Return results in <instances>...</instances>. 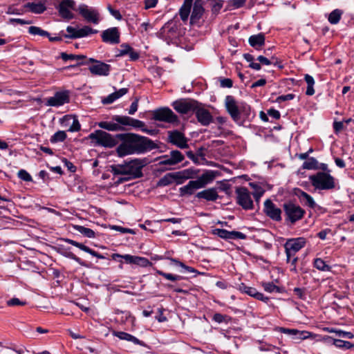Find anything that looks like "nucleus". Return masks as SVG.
<instances>
[{"label": "nucleus", "instance_id": "obj_1", "mask_svg": "<svg viewBox=\"0 0 354 354\" xmlns=\"http://www.w3.org/2000/svg\"><path fill=\"white\" fill-rule=\"evenodd\" d=\"M116 138L122 141L116 149L120 157L133 153H142L158 148L157 145L149 138L136 133H120L116 135Z\"/></svg>", "mask_w": 354, "mask_h": 354}, {"label": "nucleus", "instance_id": "obj_2", "mask_svg": "<svg viewBox=\"0 0 354 354\" xmlns=\"http://www.w3.org/2000/svg\"><path fill=\"white\" fill-rule=\"evenodd\" d=\"M145 158H135L129 161H125L123 164L113 165L111 166V171L113 175H127V178H120L118 183H122L129 179H135L142 176V169L147 165Z\"/></svg>", "mask_w": 354, "mask_h": 354}, {"label": "nucleus", "instance_id": "obj_3", "mask_svg": "<svg viewBox=\"0 0 354 354\" xmlns=\"http://www.w3.org/2000/svg\"><path fill=\"white\" fill-rule=\"evenodd\" d=\"M225 104L232 119L238 124H241L250 114V106L245 102L238 104L232 95L226 96Z\"/></svg>", "mask_w": 354, "mask_h": 354}, {"label": "nucleus", "instance_id": "obj_4", "mask_svg": "<svg viewBox=\"0 0 354 354\" xmlns=\"http://www.w3.org/2000/svg\"><path fill=\"white\" fill-rule=\"evenodd\" d=\"M309 180L315 189L330 190L335 187V178L327 172L319 171L310 176Z\"/></svg>", "mask_w": 354, "mask_h": 354}, {"label": "nucleus", "instance_id": "obj_5", "mask_svg": "<svg viewBox=\"0 0 354 354\" xmlns=\"http://www.w3.org/2000/svg\"><path fill=\"white\" fill-rule=\"evenodd\" d=\"M283 209L286 221L291 224L302 219L306 214V211L303 208L292 201L284 203Z\"/></svg>", "mask_w": 354, "mask_h": 354}, {"label": "nucleus", "instance_id": "obj_6", "mask_svg": "<svg viewBox=\"0 0 354 354\" xmlns=\"http://www.w3.org/2000/svg\"><path fill=\"white\" fill-rule=\"evenodd\" d=\"M111 258L113 260L118 261L120 263L119 265V268L122 269L123 266V261L122 259L124 261V262L127 264L131 265H137L140 266L141 267H147L152 265V263L145 257H138V256H133L131 254H120L118 253H113L111 254Z\"/></svg>", "mask_w": 354, "mask_h": 354}, {"label": "nucleus", "instance_id": "obj_7", "mask_svg": "<svg viewBox=\"0 0 354 354\" xmlns=\"http://www.w3.org/2000/svg\"><path fill=\"white\" fill-rule=\"evenodd\" d=\"M89 138L93 140L97 145L104 147L111 148L118 144L116 138L111 134L102 130H96L89 135Z\"/></svg>", "mask_w": 354, "mask_h": 354}, {"label": "nucleus", "instance_id": "obj_8", "mask_svg": "<svg viewBox=\"0 0 354 354\" xmlns=\"http://www.w3.org/2000/svg\"><path fill=\"white\" fill-rule=\"evenodd\" d=\"M236 203L245 210L254 209V203L251 198V194L245 187H238L236 188Z\"/></svg>", "mask_w": 354, "mask_h": 354}, {"label": "nucleus", "instance_id": "obj_9", "mask_svg": "<svg viewBox=\"0 0 354 354\" xmlns=\"http://www.w3.org/2000/svg\"><path fill=\"white\" fill-rule=\"evenodd\" d=\"M198 105H201L198 101L193 99H180L173 102L174 109L181 114L194 113Z\"/></svg>", "mask_w": 354, "mask_h": 354}, {"label": "nucleus", "instance_id": "obj_10", "mask_svg": "<svg viewBox=\"0 0 354 354\" xmlns=\"http://www.w3.org/2000/svg\"><path fill=\"white\" fill-rule=\"evenodd\" d=\"M77 10L84 19L88 23L97 24L100 21V12L97 8L89 7L86 4H81Z\"/></svg>", "mask_w": 354, "mask_h": 354}, {"label": "nucleus", "instance_id": "obj_11", "mask_svg": "<svg viewBox=\"0 0 354 354\" xmlns=\"http://www.w3.org/2000/svg\"><path fill=\"white\" fill-rule=\"evenodd\" d=\"M112 120L123 127L124 126H129L136 129L140 128L143 132H147L148 133H151L152 132V131H149L144 128L145 126V122L129 116L113 115Z\"/></svg>", "mask_w": 354, "mask_h": 354}, {"label": "nucleus", "instance_id": "obj_12", "mask_svg": "<svg viewBox=\"0 0 354 354\" xmlns=\"http://www.w3.org/2000/svg\"><path fill=\"white\" fill-rule=\"evenodd\" d=\"M152 118L157 121L174 123L178 121V116L169 108L156 109L152 113Z\"/></svg>", "mask_w": 354, "mask_h": 354}, {"label": "nucleus", "instance_id": "obj_13", "mask_svg": "<svg viewBox=\"0 0 354 354\" xmlns=\"http://www.w3.org/2000/svg\"><path fill=\"white\" fill-rule=\"evenodd\" d=\"M167 141L180 149H187L189 147L187 138L183 133L178 130L168 131Z\"/></svg>", "mask_w": 354, "mask_h": 354}, {"label": "nucleus", "instance_id": "obj_14", "mask_svg": "<svg viewBox=\"0 0 354 354\" xmlns=\"http://www.w3.org/2000/svg\"><path fill=\"white\" fill-rule=\"evenodd\" d=\"M263 212L272 221H281L282 219L281 209L277 207V205L270 199H267L265 201Z\"/></svg>", "mask_w": 354, "mask_h": 354}, {"label": "nucleus", "instance_id": "obj_15", "mask_svg": "<svg viewBox=\"0 0 354 354\" xmlns=\"http://www.w3.org/2000/svg\"><path fill=\"white\" fill-rule=\"evenodd\" d=\"M75 3L73 0H63L57 7L59 15L65 19H72L74 15L71 12V10L75 9Z\"/></svg>", "mask_w": 354, "mask_h": 354}, {"label": "nucleus", "instance_id": "obj_16", "mask_svg": "<svg viewBox=\"0 0 354 354\" xmlns=\"http://www.w3.org/2000/svg\"><path fill=\"white\" fill-rule=\"evenodd\" d=\"M205 9L203 8V0H196L193 4V10L190 17V24L192 25L200 26Z\"/></svg>", "mask_w": 354, "mask_h": 354}, {"label": "nucleus", "instance_id": "obj_17", "mask_svg": "<svg viewBox=\"0 0 354 354\" xmlns=\"http://www.w3.org/2000/svg\"><path fill=\"white\" fill-rule=\"evenodd\" d=\"M70 100L69 93L67 91L56 92L53 97L47 100L46 104L50 106H60L68 103Z\"/></svg>", "mask_w": 354, "mask_h": 354}, {"label": "nucleus", "instance_id": "obj_18", "mask_svg": "<svg viewBox=\"0 0 354 354\" xmlns=\"http://www.w3.org/2000/svg\"><path fill=\"white\" fill-rule=\"evenodd\" d=\"M102 40L104 43L118 44L120 43V33L117 27H113L104 30L101 35Z\"/></svg>", "mask_w": 354, "mask_h": 354}, {"label": "nucleus", "instance_id": "obj_19", "mask_svg": "<svg viewBox=\"0 0 354 354\" xmlns=\"http://www.w3.org/2000/svg\"><path fill=\"white\" fill-rule=\"evenodd\" d=\"M194 113L198 122L203 126H208L213 120L211 113L207 109L201 107V105L197 106Z\"/></svg>", "mask_w": 354, "mask_h": 354}, {"label": "nucleus", "instance_id": "obj_20", "mask_svg": "<svg viewBox=\"0 0 354 354\" xmlns=\"http://www.w3.org/2000/svg\"><path fill=\"white\" fill-rule=\"evenodd\" d=\"M111 66L101 61L92 64L88 69L91 74L99 76H108L111 71Z\"/></svg>", "mask_w": 354, "mask_h": 354}, {"label": "nucleus", "instance_id": "obj_21", "mask_svg": "<svg viewBox=\"0 0 354 354\" xmlns=\"http://www.w3.org/2000/svg\"><path fill=\"white\" fill-rule=\"evenodd\" d=\"M239 290L243 293H245L258 300L267 302L268 297H265L262 293L259 292L256 288L248 286L245 283H242L239 286Z\"/></svg>", "mask_w": 354, "mask_h": 354}, {"label": "nucleus", "instance_id": "obj_22", "mask_svg": "<svg viewBox=\"0 0 354 354\" xmlns=\"http://www.w3.org/2000/svg\"><path fill=\"white\" fill-rule=\"evenodd\" d=\"M195 197L198 199H204L206 201L214 202L219 198V196L218 194L217 188L212 187L198 192L195 195Z\"/></svg>", "mask_w": 354, "mask_h": 354}, {"label": "nucleus", "instance_id": "obj_23", "mask_svg": "<svg viewBox=\"0 0 354 354\" xmlns=\"http://www.w3.org/2000/svg\"><path fill=\"white\" fill-rule=\"evenodd\" d=\"M295 194L298 197L300 202L304 205L308 206L311 209H314L316 207V203L315 202L313 198L303 190L299 188L295 189Z\"/></svg>", "mask_w": 354, "mask_h": 354}, {"label": "nucleus", "instance_id": "obj_24", "mask_svg": "<svg viewBox=\"0 0 354 354\" xmlns=\"http://www.w3.org/2000/svg\"><path fill=\"white\" fill-rule=\"evenodd\" d=\"M306 244V240L304 237L289 239L286 241L284 244V248H288L292 251L295 250L299 252L301 248L305 247Z\"/></svg>", "mask_w": 354, "mask_h": 354}, {"label": "nucleus", "instance_id": "obj_25", "mask_svg": "<svg viewBox=\"0 0 354 354\" xmlns=\"http://www.w3.org/2000/svg\"><path fill=\"white\" fill-rule=\"evenodd\" d=\"M64 241L69 244H71L73 246H75L78 248H80V250L87 252V253H89L90 254H91L92 256L93 257H95L98 259H105V257L103 256L102 254L97 252L96 251L91 249L90 248H88V246L84 245L83 243H79L76 241H74V240H72V239H64Z\"/></svg>", "mask_w": 354, "mask_h": 354}, {"label": "nucleus", "instance_id": "obj_26", "mask_svg": "<svg viewBox=\"0 0 354 354\" xmlns=\"http://www.w3.org/2000/svg\"><path fill=\"white\" fill-rule=\"evenodd\" d=\"M215 171L212 170H207L204 172L200 177H198L196 181L198 183L200 188L205 187L207 185L212 183L215 178Z\"/></svg>", "mask_w": 354, "mask_h": 354}, {"label": "nucleus", "instance_id": "obj_27", "mask_svg": "<svg viewBox=\"0 0 354 354\" xmlns=\"http://www.w3.org/2000/svg\"><path fill=\"white\" fill-rule=\"evenodd\" d=\"M201 189L195 180H190L187 185L179 188L180 196H191L195 193L197 189Z\"/></svg>", "mask_w": 354, "mask_h": 354}, {"label": "nucleus", "instance_id": "obj_28", "mask_svg": "<svg viewBox=\"0 0 354 354\" xmlns=\"http://www.w3.org/2000/svg\"><path fill=\"white\" fill-rule=\"evenodd\" d=\"M325 339L327 341L328 343L332 344L335 346L339 348H343V349H353L354 348V344L342 340L338 339H334L330 336H327L325 337Z\"/></svg>", "mask_w": 354, "mask_h": 354}, {"label": "nucleus", "instance_id": "obj_29", "mask_svg": "<svg viewBox=\"0 0 354 354\" xmlns=\"http://www.w3.org/2000/svg\"><path fill=\"white\" fill-rule=\"evenodd\" d=\"M265 35L263 33L252 35L249 37L248 42L251 46L259 50L265 44Z\"/></svg>", "mask_w": 354, "mask_h": 354}, {"label": "nucleus", "instance_id": "obj_30", "mask_svg": "<svg viewBox=\"0 0 354 354\" xmlns=\"http://www.w3.org/2000/svg\"><path fill=\"white\" fill-rule=\"evenodd\" d=\"M193 5V0H185L182 7L180 9L179 15L180 19L185 21L188 19Z\"/></svg>", "mask_w": 354, "mask_h": 354}, {"label": "nucleus", "instance_id": "obj_31", "mask_svg": "<svg viewBox=\"0 0 354 354\" xmlns=\"http://www.w3.org/2000/svg\"><path fill=\"white\" fill-rule=\"evenodd\" d=\"M97 126L111 131H124L125 128L119 125L118 122L102 121L97 123Z\"/></svg>", "mask_w": 354, "mask_h": 354}, {"label": "nucleus", "instance_id": "obj_32", "mask_svg": "<svg viewBox=\"0 0 354 354\" xmlns=\"http://www.w3.org/2000/svg\"><path fill=\"white\" fill-rule=\"evenodd\" d=\"M25 7L28 8L32 12L37 14L44 12L46 9L45 4L41 1L28 2L25 5Z\"/></svg>", "mask_w": 354, "mask_h": 354}, {"label": "nucleus", "instance_id": "obj_33", "mask_svg": "<svg viewBox=\"0 0 354 354\" xmlns=\"http://www.w3.org/2000/svg\"><path fill=\"white\" fill-rule=\"evenodd\" d=\"M249 185L253 189L252 194L253 195L255 202L257 203H259L260 198L265 193V190L261 187V186H260L259 184L256 183H250Z\"/></svg>", "mask_w": 354, "mask_h": 354}, {"label": "nucleus", "instance_id": "obj_34", "mask_svg": "<svg viewBox=\"0 0 354 354\" xmlns=\"http://www.w3.org/2000/svg\"><path fill=\"white\" fill-rule=\"evenodd\" d=\"M260 64L263 65H271L273 64L274 66H278L279 68H282V66L280 65V62H279L278 59L275 57L272 56L270 59L267 58L263 55H259L257 59Z\"/></svg>", "mask_w": 354, "mask_h": 354}, {"label": "nucleus", "instance_id": "obj_35", "mask_svg": "<svg viewBox=\"0 0 354 354\" xmlns=\"http://www.w3.org/2000/svg\"><path fill=\"white\" fill-rule=\"evenodd\" d=\"M162 33L166 35L167 37H176L177 27L172 23L166 24L161 29Z\"/></svg>", "mask_w": 354, "mask_h": 354}, {"label": "nucleus", "instance_id": "obj_36", "mask_svg": "<svg viewBox=\"0 0 354 354\" xmlns=\"http://www.w3.org/2000/svg\"><path fill=\"white\" fill-rule=\"evenodd\" d=\"M304 80L307 84V89L306 91V94L307 95H314V93H315V90L313 88V86L315 84L314 78L311 75L306 74L304 76Z\"/></svg>", "mask_w": 354, "mask_h": 354}, {"label": "nucleus", "instance_id": "obj_37", "mask_svg": "<svg viewBox=\"0 0 354 354\" xmlns=\"http://www.w3.org/2000/svg\"><path fill=\"white\" fill-rule=\"evenodd\" d=\"M318 162L313 157L308 158L302 165V169H318Z\"/></svg>", "mask_w": 354, "mask_h": 354}, {"label": "nucleus", "instance_id": "obj_38", "mask_svg": "<svg viewBox=\"0 0 354 354\" xmlns=\"http://www.w3.org/2000/svg\"><path fill=\"white\" fill-rule=\"evenodd\" d=\"M343 14V12L341 10H339V9H335L333 11H332L329 16H328V21L331 24H337L340 19H341V17Z\"/></svg>", "mask_w": 354, "mask_h": 354}, {"label": "nucleus", "instance_id": "obj_39", "mask_svg": "<svg viewBox=\"0 0 354 354\" xmlns=\"http://www.w3.org/2000/svg\"><path fill=\"white\" fill-rule=\"evenodd\" d=\"M74 228L77 230L80 233L88 238L95 237V232L90 228H87L82 225H75Z\"/></svg>", "mask_w": 354, "mask_h": 354}, {"label": "nucleus", "instance_id": "obj_40", "mask_svg": "<svg viewBox=\"0 0 354 354\" xmlns=\"http://www.w3.org/2000/svg\"><path fill=\"white\" fill-rule=\"evenodd\" d=\"M97 32V30H94L92 28L85 26L82 28L78 29V34L75 37H78V38L86 37L91 34H95Z\"/></svg>", "mask_w": 354, "mask_h": 354}, {"label": "nucleus", "instance_id": "obj_41", "mask_svg": "<svg viewBox=\"0 0 354 354\" xmlns=\"http://www.w3.org/2000/svg\"><path fill=\"white\" fill-rule=\"evenodd\" d=\"M28 33L32 35H39L41 37H49V32L37 26H30Z\"/></svg>", "mask_w": 354, "mask_h": 354}, {"label": "nucleus", "instance_id": "obj_42", "mask_svg": "<svg viewBox=\"0 0 354 354\" xmlns=\"http://www.w3.org/2000/svg\"><path fill=\"white\" fill-rule=\"evenodd\" d=\"M174 182L172 173H168L162 177L158 182V186L165 187L171 184Z\"/></svg>", "mask_w": 354, "mask_h": 354}, {"label": "nucleus", "instance_id": "obj_43", "mask_svg": "<svg viewBox=\"0 0 354 354\" xmlns=\"http://www.w3.org/2000/svg\"><path fill=\"white\" fill-rule=\"evenodd\" d=\"M67 136L64 131H58L50 138V142L52 143H56L59 142H63L66 140Z\"/></svg>", "mask_w": 354, "mask_h": 354}, {"label": "nucleus", "instance_id": "obj_44", "mask_svg": "<svg viewBox=\"0 0 354 354\" xmlns=\"http://www.w3.org/2000/svg\"><path fill=\"white\" fill-rule=\"evenodd\" d=\"M313 264L315 268L321 271H329L330 270V267L319 258L315 259Z\"/></svg>", "mask_w": 354, "mask_h": 354}, {"label": "nucleus", "instance_id": "obj_45", "mask_svg": "<svg viewBox=\"0 0 354 354\" xmlns=\"http://www.w3.org/2000/svg\"><path fill=\"white\" fill-rule=\"evenodd\" d=\"M156 273L158 275L163 277L165 279L169 280V281H180L183 279V277L182 276L175 275V274H172L170 273H166L162 270H156Z\"/></svg>", "mask_w": 354, "mask_h": 354}, {"label": "nucleus", "instance_id": "obj_46", "mask_svg": "<svg viewBox=\"0 0 354 354\" xmlns=\"http://www.w3.org/2000/svg\"><path fill=\"white\" fill-rule=\"evenodd\" d=\"M230 319H231L228 315H223L218 313H215L212 316V320L218 324H221L223 322L228 323Z\"/></svg>", "mask_w": 354, "mask_h": 354}, {"label": "nucleus", "instance_id": "obj_47", "mask_svg": "<svg viewBox=\"0 0 354 354\" xmlns=\"http://www.w3.org/2000/svg\"><path fill=\"white\" fill-rule=\"evenodd\" d=\"M262 286L265 291L268 292H279L280 288L277 286L274 285L272 282H263Z\"/></svg>", "mask_w": 354, "mask_h": 354}, {"label": "nucleus", "instance_id": "obj_48", "mask_svg": "<svg viewBox=\"0 0 354 354\" xmlns=\"http://www.w3.org/2000/svg\"><path fill=\"white\" fill-rule=\"evenodd\" d=\"M170 157L171 160L174 161V164L180 162L184 159V156L182 153L178 150H173L170 152Z\"/></svg>", "mask_w": 354, "mask_h": 354}, {"label": "nucleus", "instance_id": "obj_49", "mask_svg": "<svg viewBox=\"0 0 354 354\" xmlns=\"http://www.w3.org/2000/svg\"><path fill=\"white\" fill-rule=\"evenodd\" d=\"M213 234L217 235L218 237L228 240L230 239V231L224 229H215L213 230Z\"/></svg>", "mask_w": 354, "mask_h": 354}, {"label": "nucleus", "instance_id": "obj_50", "mask_svg": "<svg viewBox=\"0 0 354 354\" xmlns=\"http://www.w3.org/2000/svg\"><path fill=\"white\" fill-rule=\"evenodd\" d=\"M186 179L194 178L198 176L199 170L192 168L186 169L182 171Z\"/></svg>", "mask_w": 354, "mask_h": 354}, {"label": "nucleus", "instance_id": "obj_51", "mask_svg": "<svg viewBox=\"0 0 354 354\" xmlns=\"http://www.w3.org/2000/svg\"><path fill=\"white\" fill-rule=\"evenodd\" d=\"M66 31L68 34H63V37L69 39H77L78 37H75L78 34V29H76L72 26H68Z\"/></svg>", "mask_w": 354, "mask_h": 354}, {"label": "nucleus", "instance_id": "obj_52", "mask_svg": "<svg viewBox=\"0 0 354 354\" xmlns=\"http://www.w3.org/2000/svg\"><path fill=\"white\" fill-rule=\"evenodd\" d=\"M183 171L172 172L174 181H176L178 185L183 183L187 180Z\"/></svg>", "mask_w": 354, "mask_h": 354}, {"label": "nucleus", "instance_id": "obj_53", "mask_svg": "<svg viewBox=\"0 0 354 354\" xmlns=\"http://www.w3.org/2000/svg\"><path fill=\"white\" fill-rule=\"evenodd\" d=\"M169 259L175 265L180 266L181 268L185 269L189 272H196V270L194 268L185 265L183 262L178 261L176 259L169 258Z\"/></svg>", "mask_w": 354, "mask_h": 354}, {"label": "nucleus", "instance_id": "obj_54", "mask_svg": "<svg viewBox=\"0 0 354 354\" xmlns=\"http://www.w3.org/2000/svg\"><path fill=\"white\" fill-rule=\"evenodd\" d=\"M131 49L132 47H131L129 44H122L120 45V49L119 50V53L116 56L121 57L127 55Z\"/></svg>", "mask_w": 354, "mask_h": 354}, {"label": "nucleus", "instance_id": "obj_55", "mask_svg": "<svg viewBox=\"0 0 354 354\" xmlns=\"http://www.w3.org/2000/svg\"><path fill=\"white\" fill-rule=\"evenodd\" d=\"M17 175L20 179L26 182H30L32 180L31 176L24 169H20L18 171Z\"/></svg>", "mask_w": 354, "mask_h": 354}, {"label": "nucleus", "instance_id": "obj_56", "mask_svg": "<svg viewBox=\"0 0 354 354\" xmlns=\"http://www.w3.org/2000/svg\"><path fill=\"white\" fill-rule=\"evenodd\" d=\"M119 99L115 92L109 95L107 97L102 99V102L104 104H109L113 103L116 100Z\"/></svg>", "mask_w": 354, "mask_h": 354}, {"label": "nucleus", "instance_id": "obj_57", "mask_svg": "<svg viewBox=\"0 0 354 354\" xmlns=\"http://www.w3.org/2000/svg\"><path fill=\"white\" fill-rule=\"evenodd\" d=\"M119 99L115 92L109 95L107 97L102 99V102L104 104H109L113 103L116 100Z\"/></svg>", "mask_w": 354, "mask_h": 354}, {"label": "nucleus", "instance_id": "obj_58", "mask_svg": "<svg viewBox=\"0 0 354 354\" xmlns=\"http://www.w3.org/2000/svg\"><path fill=\"white\" fill-rule=\"evenodd\" d=\"M119 99L115 92L109 95L107 97L102 99V102L104 104H109L113 103L116 100Z\"/></svg>", "mask_w": 354, "mask_h": 354}, {"label": "nucleus", "instance_id": "obj_59", "mask_svg": "<svg viewBox=\"0 0 354 354\" xmlns=\"http://www.w3.org/2000/svg\"><path fill=\"white\" fill-rule=\"evenodd\" d=\"M119 99L115 92L109 95L107 97L102 99V102L104 104H109L113 103L116 100Z\"/></svg>", "mask_w": 354, "mask_h": 354}, {"label": "nucleus", "instance_id": "obj_60", "mask_svg": "<svg viewBox=\"0 0 354 354\" xmlns=\"http://www.w3.org/2000/svg\"><path fill=\"white\" fill-rule=\"evenodd\" d=\"M311 333L306 330H298L297 333V335L295 336V339L304 340L311 337Z\"/></svg>", "mask_w": 354, "mask_h": 354}, {"label": "nucleus", "instance_id": "obj_61", "mask_svg": "<svg viewBox=\"0 0 354 354\" xmlns=\"http://www.w3.org/2000/svg\"><path fill=\"white\" fill-rule=\"evenodd\" d=\"M246 235L241 232L230 231V239H245Z\"/></svg>", "mask_w": 354, "mask_h": 354}, {"label": "nucleus", "instance_id": "obj_62", "mask_svg": "<svg viewBox=\"0 0 354 354\" xmlns=\"http://www.w3.org/2000/svg\"><path fill=\"white\" fill-rule=\"evenodd\" d=\"M8 306H24L26 304V301H21L18 298H12L7 301L6 302Z\"/></svg>", "mask_w": 354, "mask_h": 354}, {"label": "nucleus", "instance_id": "obj_63", "mask_svg": "<svg viewBox=\"0 0 354 354\" xmlns=\"http://www.w3.org/2000/svg\"><path fill=\"white\" fill-rule=\"evenodd\" d=\"M80 129H81V125L79 122L78 119L77 118L74 117L73 123L68 129V131L77 132V131H79L80 130Z\"/></svg>", "mask_w": 354, "mask_h": 354}, {"label": "nucleus", "instance_id": "obj_64", "mask_svg": "<svg viewBox=\"0 0 354 354\" xmlns=\"http://www.w3.org/2000/svg\"><path fill=\"white\" fill-rule=\"evenodd\" d=\"M114 335L120 339H124L129 342H130V339L132 337V335L122 331L114 332Z\"/></svg>", "mask_w": 354, "mask_h": 354}]
</instances>
